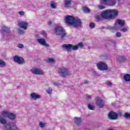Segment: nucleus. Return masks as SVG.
<instances>
[{
  "mask_svg": "<svg viewBox=\"0 0 130 130\" xmlns=\"http://www.w3.org/2000/svg\"><path fill=\"white\" fill-rule=\"evenodd\" d=\"M51 24H52V22L51 21H48V25H51Z\"/></svg>",
  "mask_w": 130,
  "mask_h": 130,
  "instance_id": "nucleus-48",
  "label": "nucleus"
},
{
  "mask_svg": "<svg viewBox=\"0 0 130 130\" xmlns=\"http://www.w3.org/2000/svg\"><path fill=\"white\" fill-rule=\"evenodd\" d=\"M92 75L94 76H96L97 74L96 73V71H92Z\"/></svg>",
  "mask_w": 130,
  "mask_h": 130,
  "instance_id": "nucleus-45",
  "label": "nucleus"
},
{
  "mask_svg": "<svg viewBox=\"0 0 130 130\" xmlns=\"http://www.w3.org/2000/svg\"><path fill=\"white\" fill-rule=\"evenodd\" d=\"M88 108L90 109V110H94V106L91 105H88Z\"/></svg>",
  "mask_w": 130,
  "mask_h": 130,
  "instance_id": "nucleus-37",
  "label": "nucleus"
},
{
  "mask_svg": "<svg viewBox=\"0 0 130 130\" xmlns=\"http://www.w3.org/2000/svg\"><path fill=\"white\" fill-rule=\"evenodd\" d=\"M109 11L110 15H111V18H113V17H116V16L118 15V12L116 10H110Z\"/></svg>",
  "mask_w": 130,
  "mask_h": 130,
  "instance_id": "nucleus-18",
  "label": "nucleus"
},
{
  "mask_svg": "<svg viewBox=\"0 0 130 130\" xmlns=\"http://www.w3.org/2000/svg\"><path fill=\"white\" fill-rule=\"evenodd\" d=\"M83 11L84 13H90V9L87 7H84L83 8Z\"/></svg>",
  "mask_w": 130,
  "mask_h": 130,
  "instance_id": "nucleus-31",
  "label": "nucleus"
},
{
  "mask_svg": "<svg viewBox=\"0 0 130 130\" xmlns=\"http://www.w3.org/2000/svg\"><path fill=\"white\" fill-rule=\"evenodd\" d=\"M98 8L100 10H104V9H105V6H104L103 5H98Z\"/></svg>",
  "mask_w": 130,
  "mask_h": 130,
  "instance_id": "nucleus-36",
  "label": "nucleus"
},
{
  "mask_svg": "<svg viewBox=\"0 0 130 130\" xmlns=\"http://www.w3.org/2000/svg\"><path fill=\"white\" fill-rule=\"evenodd\" d=\"M89 27L91 29H94V28H95V23H94V22H90L89 23Z\"/></svg>",
  "mask_w": 130,
  "mask_h": 130,
  "instance_id": "nucleus-32",
  "label": "nucleus"
},
{
  "mask_svg": "<svg viewBox=\"0 0 130 130\" xmlns=\"http://www.w3.org/2000/svg\"><path fill=\"white\" fill-rule=\"evenodd\" d=\"M108 117L111 120H114L118 118V114H117V113L116 112H115L112 111L109 113L108 115Z\"/></svg>",
  "mask_w": 130,
  "mask_h": 130,
  "instance_id": "nucleus-11",
  "label": "nucleus"
},
{
  "mask_svg": "<svg viewBox=\"0 0 130 130\" xmlns=\"http://www.w3.org/2000/svg\"><path fill=\"white\" fill-rule=\"evenodd\" d=\"M58 73L62 78H64V77H67V76H69V75H70L69 70L64 67L59 68Z\"/></svg>",
  "mask_w": 130,
  "mask_h": 130,
  "instance_id": "nucleus-4",
  "label": "nucleus"
},
{
  "mask_svg": "<svg viewBox=\"0 0 130 130\" xmlns=\"http://www.w3.org/2000/svg\"><path fill=\"white\" fill-rule=\"evenodd\" d=\"M91 98H92L91 95H87V96H86V99H87V100H89V99H91Z\"/></svg>",
  "mask_w": 130,
  "mask_h": 130,
  "instance_id": "nucleus-44",
  "label": "nucleus"
},
{
  "mask_svg": "<svg viewBox=\"0 0 130 130\" xmlns=\"http://www.w3.org/2000/svg\"><path fill=\"white\" fill-rule=\"evenodd\" d=\"M39 126L40 127H44L45 126V123H44L42 122H40Z\"/></svg>",
  "mask_w": 130,
  "mask_h": 130,
  "instance_id": "nucleus-38",
  "label": "nucleus"
},
{
  "mask_svg": "<svg viewBox=\"0 0 130 130\" xmlns=\"http://www.w3.org/2000/svg\"><path fill=\"white\" fill-rule=\"evenodd\" d=\"M0 123L4 124L3 130H18V127L14 123L10 122L8 123L7 120L0 115Z\"/></svg>",
  "mask_w": 130,
  "mask_h": 130,
  "instance_id": "nucleus-1",
  "label": "nucleus"
},
{
  "mask_svg": "<svg viewBox=\"0 0 130 130\" xmlns=\"http://www.w3.org/2000/svg\"><path fill=\"white\" fill-rule=\"evenodd\" d=\"M3 30L4 31V32H7L8 33H10L11 32L10 31V28L6 26H4L3 27Z\"/></svg>",
  "mask_w": 130,
  "mask_h": 130,
  "instance_id": "nucleus-28",
  "label": "nucleus"
},
{
  "mask_svg": "<svg viewBox=\"0 0 130 130\" xmlns=\"http://www.w3.org/2000/svg\"><path fill=\"white\" fill-rule=\"evenodd\" d=\"M38 43L42 45V46H45V47H49V44L46 43V40L44 39L40 38L37 39Z\"/></svg>",
  "mask_w": 130,
  "mask_h": 130,
  "instance_id": "nucleus-15",
  "label": "nucleus"
},
{
  "mask_svg": "<svg viewBox=\"0 0 130 130\" xmlns=\"http://www.w3.org/2000/svg\"><path fill=\"white\" fill-rule=\"evenodd\" d=\"M18 14L20 16H24L25 15V12L24 11H19L18 12Z\"/></svg>",
  "mask_w": 130,
  "mask_h": 130,
  "instance_id": "nucleus-40",
  "label": "nucleus"
},
{
  "mask_svg": "<svg viewBox=\"0 0 130 130\" xmlns=\"http://www.w3.org/2000/svg\"><path fill=\"white\" fill-rule=\"evenodd\" d=\"M74 123H75L76 125L79 126L81 124V123H82V119L81 118V117H75L74 118Z\"/></svg>",
  "mask_w": 130,
  "mask_h": 130,
  "instance_id": "nucleus-17",
  "label": "nucleus"
},
{
  "mask_svg": "<svg viewBox=\"0 0 130 130\" xmlns=\"http://www.w3.org/2000/svg\"><path fill=\"white\" fill-rule=\"evenodd\" d=\"M54 86H57V83H54Z\"/></svg>",
  "mask_w": 130,
  "mask_h": 130,
  "instance_id": "nucleus-49",
  "label": "nucleus"
},
{
  "mask_svg": "<svg viewBox=\"0 0 130 130\" xmlns=\"http://www.w3.org/2000/svg\"><path fill=\"white\" fill-rule=\"evenodd\" d=\"M40 37L39 35L37 34L36 35V38H39Z\"/></svg>",
  "mask_w": 130,
  "mask_h": 130,
  "instance_id": "nucleus-47",
  "label": "nucleus"
},
{
  "mask_svg": "<svg viewBox=\"0 0 130 130\" xmlns=\"http://www.w3.org/2000/svg\"><path fill=\"white\" fill-rule=\"evenodd\" d=\"M16 117H17V116L16 114L13 113H9V115L8 116V118L11 120H15L16 119Z\"/></svg>",
  "mask_w": 130,
  "mask_h": 130,
  "instance_id": "nucleus-19",
  "label": "nucleus"
},
{
  "mask_svg": "<svg viewBox=\"0 0 130 130\" xmlns=\"http://www.w3.org/2000/svg\"><path fill=\"white\" fill-rule=\"evenodd\" d=\"M127 30H128V27H124L120 29V31L122 32H127Z\"/></svg>",
  "mask_w": 130,
  "mask_h": 130,
  "instance_id": "nucleus-35",
  "label": "nucleus"
},
{
  "mask_svg": "<svg viewBox=\"0 0 130 130\" xmlns=\"http://www.w3.org/2000/svg\"><path fill=\"white\" fill-rule=\"evenodd\" d=\"M123 79L125 82H130V74H126L123 76Z\"/></svg>",
  "mask_w": 130,
  "mask_h": 130,
  "instance_id": "nucleus-21",
  "label": "nucleus"
},
{
  "mask_svg": "<svg viewBox=\"0 0 130 130\" xmlns=\"http://www.w3.org/2000/svg\"><path fill=\"white\" fill-rule=\"evenodd\" d=\"M31 73L34 75H44V72L43 70L39 69L32 68L30 70Z\"/></svg>",
  "mask_w": 130,
  "mask_h": 130,
  "instance_id": "nucleus-14",
  "label": "nucleus"
},
{
  "mask_svg": "<svg viewBox=\"0 0 130 130\" xmlns=\"http://www.w3.org/2000/svg\"><path fill=\"white\" fill-rule=\"evenodd\" d=\"M126 59V57L123 56H119L118 57V60L120 61V62H122V61H125Z\"/></svg>",
  "mask_w": 130,
  "mask_h": 130,
  "instance_id": "nucleus-23",
  "label": "nucleus"
},
{
  "mask_svg": "<svg viewBox=\"0 0 130 130\" xmlns=\"http://www.w3.org/2000/svg\"><path fill=\"white\" fill-rule=\"evenodd\" d=\"M17 46L19 48H23V47H24V45L22 44H18Z\"/></svg>",
  "mask_w": 130,
  "mask_h": 130,
  "instance_id": "nucleus-41",
  "label": "nucleus"
},
{
  "mask_svg": "<svg viewBox=\"0 0 130 130\" xmlns=\"http://www.w3.org/2000/svg\"><path fill=\"white\" fill-rule=\"evenodd\" d=\"M72 26H74L75 28H80L82 27V20L79 18H75Z\"/></svg>",
  "mask_w": 130,
  "mask_h": 130,
  "instance_id": "nucleus-12",
  "label": "nucleus"
},
{
  "mask_svg": "<svg viewBox=\"0 0 130 130\" xmlns=\"http://www.w3.org/2000/svg\"><path fill=\"white\" fill-rule=\"evenodd\" d=\"M95 19L97 22H100V21H102V18L100 15H96L95 16Z\"/></svg>",
  "mask_w": 130,
  "mask_h": 130,
  "instance_id": "nucleus-29",
  "label": "nucleus"
},
{
  "mask_svg": "<svg viewBox=\"0 0 130 130\" xmlns=\"http://www.w3.org/2000/svg\"><path fill=\"white\" fill-rule=\"evenodd\" d=\"M18 26L20 27V28H21V29H23V30H27V27H28V22L23 20H19L18 21Z\"/></svg>",
  "mask_w": 130,
  "mask_h": 130,
  "instance_id": "nucleus-13",
  "label": "nucleus"
},
{
  "mask_svg": "<svg viewBox=\"0 0 130 130\" xmlns=\"http://www.w3.org/2000/svg\"><path fill=\"white\" fill-rule=\"evenodd\" d=\"M55 60H54V59L53 58H49L47 60V62L49 63H52L55 62Z\"/></svg>",
  "mask_w": 130,
  "mask_h": 130,
  "instance_id": "nucleus-30",
  "label": "nucleus"
},
{
  "mask_svg": "<svg viewBox=\"0 0 130 130\" xmlns=\"http://www.w3.org/2000/svg\"><path fill=\"white\" fill-rule=\"evenodd\" d=\"M121 1V0H118V2H120Z\"/></svg>",
  "mask_w": 130,
  "mask_h": 130,
  "instance_id": "nucleus-51",
  "label": "nucleus"
},
{
  "mask_svg": "<svg viewBox=\"0 0 130 130\" xmlns=\"http://www.w3.org/2000/svg\"><path fill=\"white\" fill-rule=\"evenodd\" d=\"M83 84L84 85H86L87 84H89V81H88V80H84V82H83Z\"/></svg>",
  "mask_w": 130,
  "mask_h": 130,
  "instance_id": "nucleus-43",
  "label": "nucleus"
},
{
  "mask_svg": "<svg viewBox=\"0 0 130 130\" xmlns=\"http://www.w3.org/2000/svg\"><path fill=\"white\" fill-rule=\"evenodd\" d=\"M83 46H84L83 43L80 42L76 45H74L71 44H63L62 45V47H63V48H64V49L67 51H72V50H78L79 48H83Z\"/></svg>",
  "mask_w": 130,
  "mask_h": 130,
  "instance_id": "nucleus-2",
  "label": "nucleus"
},
{
  "mask_svg": "<svg viewBox=\"0 0 130 130\" xmlns=\"http://www.w3.org/2000/svg\"><path fill=\"white\" fill-rule=\"evenodd\" d=\"M47 93L48 94H51V92H52V88L49 87L47 90H46Z\"/></svg>",
  "mask_w": 130,
  "mask_h": 130,
  "instance_id": "nucleus-34",
  "label": "nucleus"
},
{
  "mask_svg": "<svg viewBox=\"0 0 130 130\" xmlns=\"http://www.w3.org/2000/svg\"><path fill=\"white\" fill-rule=\"evenodd\" d=\"M101 16L103 19H111V15L109 10H106L102 12Z\"/></svg>",
  "mask_w": 130,
  "mask_h": 130,
  "instance_id": "nucleus-9",
  "label": "nucleus"
},
{
  "mask_svg": "<svg viewBox=\"0 0 130 130\" xmlns=\"http://www.w3.org/2000/svg\"><path fill=\"white\" fill-rule=\"evenodd\" d=\"M5 67H7L6 62L2 59H0V68H5Z\"/></svg>",
  "mask_w": 130,
  "mask_h": 130,
  "instance_id": "nucleus-24",
  "label": "nucleus"
},
{
  "mask_svg": "<svg viewBox=\"0 0 130 130\" xmlns=\"http://www.w3.org/2000/svg\"><path fill=\"white\" fill-rule=\"evenodd\" d=\"M71 1H64V6L65 8H69L70 7V6H71Z\"/></svg>",
  "mask_w": 130,
  "mask_h": 130,
  "instance_id": "nucleus-26",
  "label": "nucleus"
},
{
  "mask_svg": "<svg viewBox=\"0 0 130 130\" xmlns=\"http://www.w3.org/2000/svg\"><path fill=\"white\" fill-rule=\"evenodd\" d=\"M95 104L96 106L100 107V108H103L105 104V102L103 100L101 99L100 97L97 96L95 98Z\"/></svg>",
  "mask_w": 130,
  "mask_h": 130,
  "instance_id": "nucleus-6",
  "label": "nucleus"
},
{
  "mask_svg": "<svg viewBox=\"0 0 130 130\" xmlns=\"http://www.w3.org/2000/svg\"><path fill=\"white\" fill-rule=\"evenodd\" d=\"M109 3V6L111 7H114L116 5V0H101V5H106Z\"/></svg>",
  "mask_w": 130,
  "mask_h": 130,
  "instance_id": "nucleus-8",
  "label": "nucleus"
},
{
  "mask_svg": "<svg viewBox=\"0 0 130 130\" xmlns=\"http://www.w3.org/2000/svg\"><path fill=\"white\" fill-rule=\"evenodd\" d=\"M30 97L32 100H37V99H40L41 95L40 94H37L36 93H31L30 94Z\"/></svg>",
  "mask_w": 130,
  "mask_h": 130,
  "instance_id": "nucleus-16",
  "label": "nucleus"
},
{
  "mask_svg": "<svg viewBox=\"0 0 130 130\" xmlns=\"http://www.w3.org/2000/svg\"><path fill=\"white\" fill-rule=\"evenodd\" d=\"M116 37H121V33L120 32H117L116 33Z\"/></svg>",
  "mask_w": 130,
  "mask_h": 130,
  "instance_id": "nucleus-39",
  "label": "nucleus"
},
{
  "mask_svg": "<svg viewBox=\"0 0 130 130\" xmlns=\"http://www.w3.org/2000/svg\"><path fill=\"white\" fill-rule=\"evenodd\" d=\"M110 43H113V44H115V43H116V42L113 40H111L110 41Z\"/></svg>",
  "mask_w": 130,
  "mask_h": 130,
  "instance_id": "nucleus-42",
  "label": "nucleus"
},
{
  "mask_svg": "<svg viewBox=\"0 0 130 130\" xmlns=\"http://www.w3.org/2000/svg\"><path fill=\"white\" fill-rule=\"evenodd\" d=\"M50 7L51 9H56V3L53 1L51 2Z\"/></svg>",
  "mask_w": 130,
  "mask_h": 130,
  "instance_id": "nucleus-27",
  "label": "nucleus"
},
{
  "mask_svg": "<svg viewBox=\"0 0 130 130\" xmlns=\"http://www.w3.org/2000/svg\"><path fill=\"white\" fill-rule=\"evenodd\" d=\"M117 23H118V24L120 25V26H121V27H123L125 23V21H124V20H122L121 19H117Z\"/></svg>",
  "mask_w": 130,
  "mask_h": 130,
  "instance_id": "nucleus-22",
  "label": "nucleus"
},
{
  "mask_svg": "<svg viewBox=\"0 0 130 130\" xmlns=\"http://www.w3.org/2000/svg\"><path fill=\"white\" fill-rule=\"evenodd\" d=\"M54 34L60 36L62 40L65 39L66 37H67V32L61 26H56L54 30Z\"/></svg>",
  "mask_w": 130,
  "mask_h": 130,
  "instance_id": "nucleus-3",
  "label": "nucleus"
},
{
  "mask_svg": "<svg viewBox=\"0 0 130 130\" xmlns=\"http://www.w3.org/2000/svg\"><path fill=\"white\" fill-rule=\"evenodd\" d=\"M107 85H108V86H111V85H112V83H111V82H108L107 83Z\"/></svg>",
  "mask_w": 130,
  "mask_h": 130,
  "instance_id": "nucleus-46",
  "label": "nucleus"
},
{
  "mask_svg": "<svg viewBox=\"0 0 130 130\" xmlns=\"http://www.w3.org/2000/svg\"><path fill=\"white\" fill-rule=\"evenodd\" d=\"M106 29L107 30H111L113 32L116 31V27L115 26H109L106 27Z\"/></svg>",
  "mask_w": 130,
  "mask_h": 130,
  "instance_id": "nucleus-25",
  "label": "nucleus"
},
{
  "mask_svg": "<svg viewBox=\"0 0 130 130\" xmlns=\"http://www.w3.org/2000/svg\"><path fill=\"white\" fill-rule=\"evenodd\" d=\"M43 35L45 36H46V33H44V34H43Z\"/></svg>",
  "mask_w": 130,
  "mask_h": 130,
  "instance_id": "nucleus-50",
  "label": "nucleus"
},
{
  "mask_svg": "<svg viewBox=\"0 0 130 130\" xmlns=\"http://www.w3.org/2000/svg\"><path fill=\"white\" fill-rule=\"evenodd\" d=\"M75 17L74 16L68 15L65 16L64 21L66 24L69 25V26H72L73 23H74V21H75Z\"/></svg>",
  "mask_w": 130,
  "mask_h": 130,
  "instance_id": "nucleus-5",
  "label": "nucleus"
},
{
  "mask_svg": "<svg viewBox=\"0 0 130 130\" xmlns=\"http://www.w3.org/2000/svg\"><path fill=\"white\" fill-rule=\"evenodd\" d=\"M13 59L15 62H17L19 64H24V63L25 62V59H24V58L18 55L15 56L13 58Z\"/></svg>",
  "mask_w": 130,
  "mask_h": 130,
  "instance_id": "nucleus-10",
  "label": "nucleus"
},
{
  "mask_svg": "<svg viewBox=\"0 0 130 130\" xmlns=\"http://www.w3.org/2000/svg\"><path fill=\"white\" fill-rule=\"evenodd\" d=\"M96 67L100 71H106L108 70V67L106 63L103 62V61H100L96 64Z\"/></svg>",
  "mask_w": 130,
  "mask_h": 130,
  "instance_id": "nucleus-7",
  "label": "nucleus"
},
{
  "mask_svg": "<svg viewBox=\"0 0 130 130\" xmlns=\"http://www.w3.org/2000/svg\"><path fill=\"white\" fill-rule=\"evenodd\" d=\"M17 32L18 33H19V34H21V35H23L24 34V33H25V32L24 31V30L21 29H18L17 30Z\"/></svg>",
  "mask_w": 130,
  "mask_h": 130,
  "instance_id": "nucleus-33",
  "label": "nucleus"
},
{
  "mask_svg": "<svg viewBox=\"0 0 130 130\" xmlns=\"http://www.w3.org/2000/svg\"><path fill=\"white\" fill-rule=\"evenodd\" d=\"M10 113V112L8 111H3L1 112V115H2V116H3V117H4V118H5V117L8 118Z\"/></svg>",
  "mask_w": 130,
  "mask_h": 130,
  "instance_id": "nucleus-20",
  "label": "nucleus"
}]
</instances>
